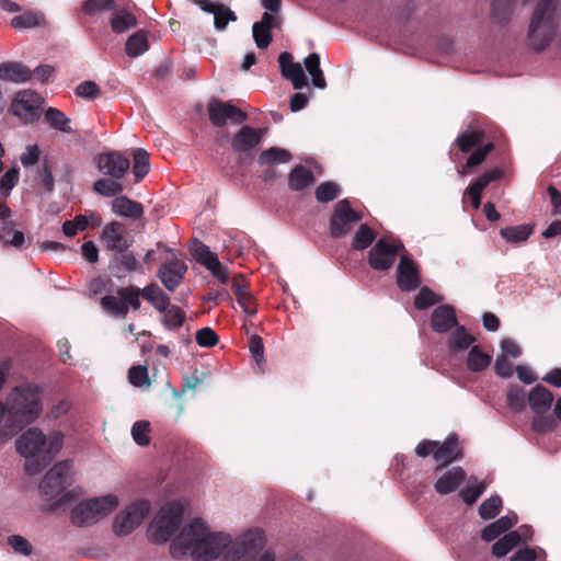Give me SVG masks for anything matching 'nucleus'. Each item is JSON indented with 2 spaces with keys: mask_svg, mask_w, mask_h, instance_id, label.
I'll use <instances>...</instances> for the list:
<instances>
[{
  "mask_svg": "<svg viewBox=\"0 0 561 561\" xmlns=\"http://www.w3.org/2000/svg\"><path fill=\"white\" fill-rule=\"evenodd\" d=\"M118 180L113 178L99 179L94 182L93 190L102 196L116 198L125 188Z\"/></svg>",
  "mask_w": 561,
  "mask_h": 561,
  "instance_id": "38",
  "label": "nucleus"
},
{
  "mask_svg": "<svg viewBox=\"0 0 561 561\" xmlns=\"http://www.w3.org/2000/svg\"><path fill=\"white\" fill-rule=\"evenodd\" d=\"M293 159V154L283 148L271 147L266 150H263L259 158V165H274L280 163H288Z\"/></svg>",
  "mask_w": 561,
  "mask_h": 561,
  "instance_id": "32",
  "label": "nucleus"
},
{
  "mask_svg": "<svg viewBox=\"0 0 561 561\" xmlns=\"http://www.w3.org/2000/svg\"><path fill=\"white\" fill-rule=\"evenodd\" d=\"M185 319V312L179 306L171 305L162 312L161 323L165 329L173 331L181 328Z\"/></svg>",
  "mask_w": 561,
  "mask_h": 561,
  "instance_id": "42",
  "label": "nucleus"
},
{
  "mask_svg": "<svg viewBox=\"0 0 561 561\" xmlns=\"http://www.w3.org/2000/svg\"><path fill=\"white\" fill-rule=\"evenodd\" d=\"M128 380L134 387L140 388L144 386H150L147 367L141 365L130 367L128 371Z\"/></svg>",
  "mask_w": 561,
  "mask_h": 561,
  "instance_id": "54",
  "label": "nucleus"
},
{
  "mask_svg": "<svg viewBox=\"0 0 561 561\" xmlns=\"http://www.w3.org/2000/svg\"><path fill=\"white\" fill-rule=\"evenodd\" d=\"M377 238V232L366 224H362L356 230L353 240L352 249L363 251L369 248Z\"/></svg>",
  "mask_w": 561,
  "mask_h": 561,
  "instance_id": "36",
  "label": "nucleus"
},
{
  "mask_svg": "<svg viewBox=\"0 0 561 561\" xmlns=\"http://www.w3.org/2000/svg\"><path fill=\"white\" fill-rule=\"evenodd\" d=\"M190 250L195 261L205 267L210 265L218 257L216 253L210 251L208 245L204 244L197 239L193 240Z\"/></svg>",
  "mask_w": 561,
  "mask_h": 561,
  "instance_id": "44",
  "label": "nucleus"
},
{
  "mask_svg": "<svg viewBox=\"0 0 561 561\" xmlns=\"http://www.w3.org/2000/svg\"><path fill=\"white\" fill-rule=\"evenodd\" d=\"M520 542V535L518 531L513 530L505 534L502 538H500L492 547V553L502 558L506 556L513 548H515Z\"/></svg>",
  "mask_w": 561,
  "mask_h": 561,
  "instance_id": "41",
  "label": "nucleus"
},
{
  "mask_svg": "<svg viewBox=\"0 0 561 561\" xmlns=\"http://www.w3.org/2000/svg\"><path fill=\"white\" fill-rule=\"evenodd\" d=\"M264 133V128L242 126L231 139L232 151L245 158L251 157L254 149L261 144Z\"/></svg>",
  "mask_w": 561,
  "mask_h": 561,
  "instance_id": "14",
  "label": "nucleus"
},
{
  "mask_svg": "<svg viewBox=\"0 0 561 561\" xmlns=\"http://www.w3.org/2000/svg\"><path fill=\"white\" fill-rule=\"evenodd\" d=\"M184 508L179 502H172L161 507L147 529L150 542L161 545L167 542L182 523Z\"/></svg>",
  "mask_w": 561,
  "mask_h": 561,
  "instance_id": "6",
  "label": "nucleus"
},
{
  "mask_svg": "<svg viewBox=\"0 0 561 561\" xmlns=\"http://www.w3.org/2000/svg\"><path fill=\"white\" fill-rule=\"evenodd\" d=\"M43 102V98L32 90L20 91L11 103V111L24 123L32 124L41 117Z\"/></svg>",
  "mask_w": 561,
  "mask_h": 561,
  "instance_id": "13",
  "label": "nucleus"
},
{
  "mask_svg": "<svg viewBox=\"0 0 561 561\" xmlns=\"http://www.w3.org/2000/svg\"><path fill=\"white\" fill-rule=\"evenodd\" d=\"M8 545L16 552L23 556L32 554V545L28 540L20 535H11L8 537Z\"/></svg>",
  "mask_w": 561,
  "mask_h": 561,
  "instance_id": "60",
  "label": "nucleus"
},
{
  "mask_svg": "<svg viewBox=\"0 0 561 561\" xmlns=\"http://www.w3.org/2000/svg\"><path fill=\"white\" fill-rule=\"evenodd\" d=\"M150 423L148 421H137L131 427V436L139 446H148L150 444Z\"/></svg>",
  "mask_w": 561,
  "mask_h": 561,
  "instance_id": "51",
  "label": "nucleus"
},
{
  "mask_svg": "<svg viewBox=\"0 0 561 561\" xmlns=\"http://www.w3.org/2000/svg\"><path fill=\"white\" fill-rule=\"evenodd\" d=\"M476 342V337L468 333L463 325H456L455 331L451 333L448 346L450 352L458 353L466 351Z\"/></svg>",
  "mask_w": 561,
  "mask_h": 561,
  "instance_id": "30",
  "label": "nucleus"
},
{
  "mask_svg": "<svg viewBox=\"0 0 561 561\" xmlns=\"http://www.w3.org/2000/svg\"><path fill=\"white\" fill-rule=\"evenodd\" d=\"M112 210L126 218L138 219L144 215V207L127 196H118L112 202Z\"/></svg>",
  "mask_w": 561,
  "mask_h": 561,
  "instance_id": "27",
  "label": "nucleus"
},
{
  "mask_svg": "<svg viewBox=\"0 0 561 561\" xmlns=\"http://www.w3.org/2000/svg\"><path fill=\"white\" fill-rule=\"evenodd\" d=\"M534 227L531 225H518L502 228L500 230L501 237L511 243L525 242L533 233Z\"/></svg>",
  "mask_w": 561,
  "mask_h": 561,
  "instance_id": "37",
  "label": "nucleus"
},
{
  "mask_svg": "<svg viewBox=\"0 0 561 561\" xmlns=\"http://www.w3.org/2000/svg\"><path fill=\"white\" fill-rule=\"evenodd\" d=\"M282 76L291 81L294 89L300 90L305 88L308 82L304 69L299 62L293 61V56L288 51H283L278 56Z\"/></svg>",
  "mask_w": 561,
  "mask_h": 561,
  "instance_id": "18",
  "label": "nucleus"
},
{
  "mask_svg": "<svg viewBox=\"0 0 561 561\" xmlns=\"http://www.w3.org/2000/svg\"><path fill=\"white\" fill-rule=\"evenodd\" d=\"M116 261L124 267L127 272H135L140 270V264L137 261L136 256L131 252H123L118 253Z\"/></svg>",
  "mask_w": 561,
  "mask_h": 561,
  "instance_id": "62",
  "label": "nucleus"
},
{
  "mask_svg": "<svg viewBox=\"0 0 561 561\" xmlns=\"http://www.w3.org/2000/svg\"><path fill=\"white\" fill-rule=\"evenodd\" d=\"M432 329L437 333H446L457 325V318L454 307L440 305L436 307L431 318Z\"/></svg>",
  "mask_w": 561,
  "mask_h": 561,
  "instance_id": "22",
  "label": "nucleus"
},
{
  "mask_svg": "<svg viewBox=\"0 0 561 561\" xmlns=\"http://www.w3.org/2000/svg\"><path fill=\"white\" fill-rule=\"evenodd\" d=\"M133 173L135 175V182L139 183L150 171L149 154L145 149L137 148L133 152Z\"/></svg>",
  "mask_w": 561,
  "mask_h": 561,
  "instance_id": "40",
  "label": "nucleus"
},
{
  "mask_svg": "<svg viewBox=\"0 0 561 561\" xmlns=\"http://www.w3.org/2000/svg\"><path fill=\"white\" fill-rule=\"evenodd\" d=\"M195 340L202 347H213L218 343L219 337L211 328L206 327L196 332Z\"/></svg>",
  "mask_w": 561,
  "mask_h": 561,
  "instance_id": "58",
  "label": "nucleus"
},
{
  "mask_svg": "<svg viewBox=\"0 0 561 561\" xmlns=\"http://www.w3.org/2000/svg\"><path fill=\"white\" fill-rule=\"evenodd\" d=\"M341 192V187L332 181L322 182L316 188V198L319 203H329L334 201Z\"/></svg>",
  "mask_w": 561,
  "mask_h": 561,
  "instance_id": "46",
  "label": "nucleus"
},
{
  "mask_svg": "<svg viewBox=\"0 0 561 561\" xmlns=\"http://www.w3.org/2000/svg\"><path fill=\"white\" fill-rule=\"evenodd\" d=\"M492 362V356L483 352L481 346L474 345L468 353L467 368L472 373L485 370Z\"/></svg>",
  "mask_w": 561,
  "mask_h": 561,
  "instance_id": "31",
  "label": "nucleus"
},
{
  "mask_svg": "<svg viewBox=\"0 0 561 561\" xmlns=\"http://www.w3.org/2000/svg\"><path fill=\"white\" fill-rule=\"evenodd\" d=\"M71 469L72 461L70 460L57 462L41 481L42 493L50 499L59 495L72 483Z\"/></svg>",
  "mask_w": 561,
  "mask_h": 561,
  "instance_id": "11",
  "label": "nucleus"
},
{
  "mask_svg": "<svg viewBox=\"0 0 561 561\" xmlns=\"http://www.w3.org/2000/svg\"><path fill=\"white\" fill-rule=\"evenodd\" d=\"M118 506L116 495L107 494L79 502L70 514L71 523L78 527H85L98 523Z\"/></svg>",
  "mask_w": 561,
  "mask_h": 561,
  "instance_id": "5",
  "label": "nucleus"
},
{
  "mask_svg": "<svg viewBox=\"0 0 561 561\" xmlns=\"http://www.w3.org/2000/svg\"><path fill=\"white\" fill-rule=\"evenodd\" d=\"M316 182L313 172L305 165H296L288 174V186L291 191H302Z\"/></svg>",
  "mask_w": 561,
  "mask_h": 561,
  "instance_id": "26",
  "label": "nucleus"
},
{
  "mask_svg": "<svg viewBox=\"0 0 561 561\" xmlns=\"http://www.w3.org/2000/svg\"><path fill=\"white\" fill-rule=\"evenodd\" d=\"M461 457L462 454L456 435L448 436L443 443L437 440V447L434 453V460L438 463L437 470L450 465L455 460L461 459Z\"/></svg>",
  "mask_w": 561,
  "mask_h": 561,
  "instance_id": "21",
  "label": "nucleus"
},
{
  "mask_svg": "<svg viewBox=\"0 0 561 561\" xmlns=\"http://www.w3.org/2000/svg\"><path fill=\"white\" fill-rule=\"evenodd\" d=\"M61 447V434L53 433L46 437L36 427L28 428L16 440V450L27 459L25 471L30 476H35L47 467Z\"/></svg>",
  "mask_w": 561,
  "mask_h": 561,
  "instance_id": "2",
  "label": "nucleus"
},
{
  "mask_svg": "<svg viewBox=\"0 0 561 561\" xmlns=\"http://www.w3.org/2000/svg\"><path fill=\"white\" fill-rule=\"evenodd\" d=\"M101 240L106 249L117 253L127 251L130 245L125 237L124 225L117 221H113L104 227Z\"/></svg>",
  "mask_w": 561,
  "mask_h": 561,
  "instance_id": "19",
  "label": "nucleus"
},
{
  "mask_svg": "<svg viewBox=\"0 0 561 561\" xmlns=\"http://www.w3.org/2000/svg\"><path fill=\"white\" fill-rule=\"evenodd\" d=\"M515 0H492L491 19L499 25L507 24L514 13Z\"/></svg>",
  "mask_w": 561,
  "mask_h": 561,
  "instance_id": "28",
  "label": "nucleus"
},
{
  "mask_svg": "<svg viewBox=\"0 0 561 561\" xmlns=\"http://www.w3.org/2000/svg\"><path fill=\"white\" fill-rule=\"evenodd\" d=\"M469 482H474L476 485H468L460 491V497L467 505H472L484 493L486 484L478 482L476 477H471Z\"/></svg>",
  "mask_w": 561,
  "mask_h": 561,
  "instance_id": "45",
  "label": "nucleus"
},
{
  "mask_svg": "<svg viewBox=\"0 0 561 561\" xmlns=\"http://www.w3.org/2000/svg\"><path fill=\"white\" fill-rule=\"evenodd\" d=\"M89 289L93 295H99L102 293H114V283L108 277H96L94 278L90 285Z\"/></svg>",
  "mask_w": 561,
  "mask_h": 561,
  "instance_id": "61",
  "label": "nucleus"
},
{
  "mask_svg": "<svg viewBox=\"0 0 561 561\" xmlns=\"http://www.w3.org/2000/svg\"><path fill=\"white\" fill-rule=\"evenodd\" d=\"M150 503L146 500L135 501L119 512L113 522V531L117 536L131 534L149 514Z\"/></svg>",
  "mask_w": 561,
  "mask_h": 561,
  "instance_id": "10",
  "label": "nucleus"
},
{
  "mask_svg": "<svg viewBox=\"0 0 561 561\" xmlns=\"http://www.w3.org/2000/svg\"><path fill=\"white\" fill-rule=\"evenodd\" d=\"M502 508V499L499 495H492L484 500L479 507V515L482 519H492Z\"/></svg>",
  "mask_w": 561,
  "mask_h": 561,
  "instance_id": "48",
  "label": "nucleus"
},
{
  "mask_svg": "<svg viewBox=\"0 0 561 561\" xmlns=\"http://www.w3.org/2000/svg\"><path fill=\"white\" fill-rule=\"evenodd\" d=\"M96 164L102 174L113 179H123L130 168L129 158L119 151L100 153Z\"/></svg>",
  "mask_w": 561,
  "mask_h": 561,
  "instance_id": "15",
  "label": "nucleus"
},
{
  "mask_svg": "<svg viewBox=\"0 0 561 561\" xmlns=\"http://www.w3.org/2000/svg\"><path fill=\"white\" fill-rule=\"evenodd\" d=\"M439 297L428 287H422L414 298V306L419 310H425L437 304Z\"/></svg>",
  "mask_w": 561,
  "mask_h": 561,
  "instance_id": "52",
  "label": "nucleus"
},
{
  "mask_svg": "<svg viewBox=\"0 0 561 561\" xmlns=\"http://www.w3.org/2000/svg\"><path fill=\"white\" fill-rule=\"evenodd\" d=\"M507 405L515 412L523 411L528 403V393L517 385L511 386L506 396Z\"/></svg>",
  "mask_w": 561,
  "mask_h": 561,
  "instance_id": "43",
  "label": "nucleus"
},
{
  "mask_svg": "<svg viewBox=\"0 0 561 561\" xmlns=\"http://www.w3.org/2000/svg\"><path fill=\"white\" fill-rule=\"evenodd\" d=\"M44 119L55 130L66 134L73 133V129L70 126V118L56 107H48L45 111Z\"/></svg>",
  "mask_w": 561,
  "mask_h": 561,
  "instance_id": "33",
  "label": "nucleus"
},
{
  "mask_svg": "<svg viewBox=\"0 0 561 561\" xmlns=\"http://www.w3.org/2000/svg\"><path fill=\"white\" fill-rule=\"evenodd\" d=\"M501 356H505V358L512 357L517 358L522 355L520 346L512 339H503L501 342Z\"/></svg>",
  "mask_w": 561,
  "mask_h": 561,
  "instance_id": "63",
  "label": "nucleus"
},
{
  "mask_svg": "<svg viewBox=\"0 0 561 561\" xmlns=\"http://www.w3.org/2000/svg\"><path fill=\"white\" fill-rule=\"evenodd\" d=\"M117 9L115 0H85L82 10L88 15H94L101 11H114Z\"/></svg>",
  "mask_w": 561,
  "mask_h": 561,
  "instance_id": "50",
  "label": "nucleus"
},
{
  "mask_svg": "<svg viewBox=\"0 0 561 561\" xmlns=\"http://www.w3.org/2000/svg\"><path fill=\"white\" fill-rule=\"evenodd\" d=\"M114 293L116 295H112V293H110L100 300L101 308L108 314L125 319L129 311V307L133 310H138L140 308L141 301L137 297L138 294L134 285L117 287L114 289Z\"/></svg>",
  "mask_w": 561,
  "mask_h": 561,
  "instance_id": "8",
  "label": "nucleus"
},
{
  "mask_svg": "<svg viewBox=\"0 0 561 561\" xmlns=\"http://www.w3.org/2000/svg\"><path fill=\"white\" fill-rule=\"evenodd\" d=\"M421 274L417 264L409 254H401L397 267V285L402 291H413L421 285Z\"/></svg>",
  "mask_w": 561,
  "mask_h": 561,
  "instance_id": "16",
  "label": "nucleus"
},
{
  "mask_svg": "<svg viewBox=\"0 0 561 561\" xmlns=\"http://www.w3.org/2000/svg\"><path fill=\"white\" fill-rule=\"evenodd\" d=\"M403 252H405V247L401 240L392 236H385L379 238L369 250L367 262L374 271L387 272L393 266L397 256Z\"/></svg>",
  "mask_w": 561,
  "mask_h": 561,
  "instance_id": "7",
  "label": "nucleus"
},
{
  "mask_svg": "<svg viewBox=\"0 0 561 561\" xmlns=\"http://www.w3.org/2000/svg\"><path fill=\"white\" fill-rule=\"evenodd\" d=\"M363 219V214L352 208L348 199H341L334 205L329 221L330 236L335 239L345 237L354 225Z\"/></svg>",
  "mask_w": 561,
  "mask_h": 561,
  "instance_id": "9",
  "label": "nucleus"
},
{
  "mask_svg": "<svg viewBox=\"0 0 561 561\" xmlns=\"http://www.w3.org/2000/svg\"><path fill=\"white\" fill-rule=\"evenodd\" d=\"M149 49L147 35L144 31H138L128 37L125 50L129 57H138Z\"/></svg>",
  "mask_w": 561,
  "mask_h": 561,
  "instance_id": "39",
  "label": "nucleus"
},
{
  "mask_svg": "<svg viewBox=\"0 0 561 561\" xmlns=\"http://www.w3.org/2000/svg\"><path fill=\"white\" fill-rule=\"evenodd\" d=\"M76 94L85 100H95L101 96L100 87L94 81H83L76 88Z\"/></svg>",
  "mask_w": 561,
  "mask_h": 561,
  "instance_id": "56",
  "label": "nucleus"
},
{
  "mask_svg": "<svg viewBox=\"0 0 561 561\" xmlns=\"http://www.w3.org/2000/svg\"><path fill=\"white\" fill-rule=\"evenodd\" d=\"M493 149L494 145L492 142L476 148L468 157L465 168H474L480 165Z\"/></svg>",
  "mask_w": 561,
  "mask_h": 561,
  "instance_id": "55",
  "label": "nucleus"
},
{
  "mask_svg": "<svg viewBox=\"0 0 561 561\" xmlns=\"http://www.w3.org/2000/svg\"><path fill=\"white\" fill-rule=\"evenodd\" d=\"M43 15L33 11H27L21 15H16L11 20V26L16 30L31 28L41 25Z\"/></svg>",
  "mask_w": 561,
  "mask_h": 561,
  "instance_id": "47",
  "label": "nucleus"
},
{
  "mask_svg": "<svg viewBox=\"0 0 561 561\" xmlns=\"http://www.w3.org/2000/svg\"><path fill=\"white\" fill-rule=\"evenodd\" d=\"M306 70L311 76L312 84L316 88L324 89L327 81L324 79L323 71L320 68V56L317 53H312L304 59Z\"/></svg>",
  "mask_w": 561,
  "mask_h": 561,
  "instance_id": "35",
  "label": "nucleus"
},
{
  "mask_svg": "<svg viewBox=\"0 0 561 561\" xmlns=\"http://www.w3.org/2000/svg\"><path fill=\"white\" fill-rule=\"evenodd\" d=\"M207 112L210 123L215 127H222L228 122L233 125H241L248 119V114L229 101H221L211 98L207 104Z\"/></svg>",
  "mask_w": 561,
  "mask_h": 561,
  "instance_id": "12",
  "label": "nucleus"
},
{
  "mask_svg": "<svg viewBox=\"0 0 561 561\" xmlns=\"http://www.w3.org/2000/svg\"><path fill=\"white\" fill-rule=\"evenodd\" d=\"M557 426L558 422L554 414H535L531 421V428L539 434L553 432L557 428Z\"/></svg>",
  "mask_w": 561,
  "mask_h": 561,
  "instance_id": "49",
  "label": "nucleus"
},
{
  "mask_svg": "<svg viewBox=\"0 0 561 561\" xmlns=\"http://www.w3.org/2000/svg\"><path fill=\"white\" fill-rule=\"evenodd\" d=\"M236 20V13L225 4H221L214 14V25L218 31H224L229 22H234Z\"/></svg>",
  "mask_w": 561,
  "mask_h": 561,
  "instance_id": "53",
  "label": "nucleus"
},
{
  "mask_svg": "<svg viewBox=\"0 0 561 561\" xmlns=\"http://www.w3.org/2000/svg\"><path fill=\"white\" fill-rule=\"evenodd\" d=\"M19 169L11 168L9 169L0 179V192L8 196L10 191L18 184L19 182Z\"/></svg>",
  "mask_w": 561,
  "mask_h": 561,
  "instance_id": "59",
  "label": "nucleus"
},
{
  "mask_svg": "<svg viewBox=\"0 0 561 561\" xmlns=\"http://www.w3.org/2000/svg\"><path fill=\"white\" fill-rule=\"evenodd\" d=\"M42 391L35 385H21L15 387L7 398L5 416L8 432L15 434L25 425L32 423L42 411Z\"/></svg>",
  "mask_w": 561,
  "mask_h": 561,
  "instance_id": "3",
  "label": "nucleus"
},
{
  "mask_svg": "<svg viewBox=\"0 0 561 561\" xmlns=\"http://www.w3.org/2000/svg\"><path fill=\"white\" fill-rule=\"evenodd\" d=\"M186 272L187 266L183 261L171 260L160 265L157 275L168 290L174 291L182 283Z\"/></svg>",
  "mask_w": 561,
  "mask_h": 561,
  "instance_id": "17",
  "label": "nucleus"
},
{
  "mask_svg": "<svg viewBox=\"0 0 561 561\" xmlns=\"http://www.w3.org/2000/svg\"><path fill=\"white\" fill-rule=\"evenodd\" d=\"M485 138V133L483 130L478 129H468L460 135L455 140V144L463 153L470 152L474 147L480 145Z\"/></svg>",
  "mask_w": 561,
  "mask_h": 561,
  "instance_id": "34",
  "label": "nucleus"
},
{
  "mask_svg": "<svg viewBox=\"0 0 561 561\" xmlns=\"http://www.w3.org/2000/svg\"><path fill=\"white\" fill-rule=\"evenodd\" d=\"M560 0H536L526 35L529 49L540 53L554 39L559 24Z\"/></svg>",
  "mask_w": 561,
  "mask_h": 561,
  "instance_id": "4",
  "label": "nucleus"
},
{
  "mask_svg": "<svg viewBox=\"0 0 561 561\" xmlns=\"http://www.w3.org/2000/svg\"><path fill=\"white\" fill-rule=\"evenodd\" d=\"M253 38L259 48H266L272 43L273 35L272 30L262 27L261 24H253L252 26Z\"/></svg>",
  "mask_w": 561,
  "mask_h": 561,
  "instance_id": "57",
  "label": "nucleus"
},
{
  "mask_svg": "<svg viewBox=\"0 0 561 561\" xmlns=\"http://www.w3.org/2000/svg\"><path fill=\"white\" fill-rule=\"evenodd\" d=\"M553 400V393L542 385H536L528 393V404L534 414L547 413Z\"/></svg>",
  "mask_w": 561,
  "mask_h": 561,
  "instance_id": "23",
  "label": "nucleus"
},
{
  "mask_svg": "<svg viewBox=\"0 0 561 561\" xmlns=\"http://www.w3.org/2000/svg\"><path fill=\"white\" fill-rule=\"evenodd\" d=\"M466 472L461 467H455L451 470L445 472L435 482V491L438 494L446 495L458 489V486L465 481Z\"/></svg>",
  "mask_w": 561,
  "mask_h": 561,
  "instance_id": "24",
  "label": "nucleus"
},
{
  "mask_svg": "<svg viewBox=\"0 0 561 561\" xmlns=\"http://www.w3.org/2000/svg\"><path fill=\"white\" fill-rule=\"evenodd\" d=\"M111 28L116 34H122L137 25L136 16L125 9H116L110 20Z\"/></svg>",
  "mask_w": 561,
  "mask_h": 561,
  "instance_id": "29",
  "label": "nucleus"
},
{
  "mask_svg": "<svg viewBox=\"0 0 561 561\" xmlns=\"http://www.w3.org/2000/svg\"><path fill=\"white\" fill-rule=\"evenodd\" d=\"M264 545V534L260 529L248 530L231 542L229 535L210 533L205 522L195 518L173 539L170 553L174 559L190 554L194 561H211L228 548L225 561H252Z\"/></svg>",
  "mask_w": 561,
  "mask_h": 561,
  "instance_id": "1",
  "label": "nucleus"
},
{
  "mask_svg": "<svg viewBox=\"0 0 561 561\" xmlns=\"http://www.w3.org/2000/svg\"><path fill=\"white\" fill-rule=\"evenodd\" d=\"M503 176V171L499 168L489 170L481 174L476 181L467 187L463 199L468 196L474 209L481 205V196L483 190L493 181H497Z\"/></svg>",
  "mask_w": 561,
  "mask_h": 561,
  "instance_id": "20",
  "label": "nucleus"
},
{
  "mask_svg": "<svg viewBox=\"0 0 561 561\" xmlns=\"http://www.w3.org/2000/svg\"><path fill=\"white\" fill-rule=\"evenodd\" d=\"M494 370L495 374L502 378H510L514 371L513 365L508 358H505V356L501 355L496 357Z\"/></svg>",
  "mask_w": 561,
  "mask_h": 561,
  "instance_id": "64",
  "label": "nucleus"
},
{
  "mask_svg": "<svg viewBox=\"0 0 561 561\" xmlns=\"http://www.w3.org/2000/svg\"><path fill=\"white\" fill-rule=\"evenodd\" d=\"M32 78V70L18 61L0 64V80L15 83L26 82Z\"/></svg>",
  "mask_w": 561,
  "mask_h": 561,
  "instance_id": "25",
  "label": "nucleus"
}]
</instances>
